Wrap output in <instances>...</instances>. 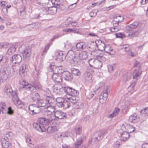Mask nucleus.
<instances>
[{
    "label": "nucleus",
    "mask_w": 148,
    "mask_h": 148,
    "mask_svg": "<svg viewBox=\"0 0 148 148\" xmlns=\"http://www.w3.org/2000/svg\"><path fill=\"white\" fill-rule=\"evenodd\" d=\"M55 117L53 115H47V117L45 118H39L37 119V122L33 123V127L39 132H44L46 130L45 125H48Z\"/></svg>",
    "instance_id": "1"
},
{
    "label": "nucleus",
    "mask_w": 148,
    "mask_h": 148,
    "mask_svg": "<svg viewBox=\"0 0 148 148\" xmlns=\"http://www.w3.org/2000/svg\"><path fill=\"white\" fill-rule=\"evenodd\" d=\"M55 117L53 115H47V117L45 118H39L37 119V122L33 123V127L39 132H44L46 130L45 125H48Z\"/></svg>",
    "instance_id": "2"
},
{
    "label": "nucleus",
    "mask_w": 148,
    "mask_h": 148,
    "mask_svg": "<svg viewBox=\"0 0 148 148\" xmlns=\"http://www.w3.org/2000/svg\"><path fill=\"white\" fill-rule=\"evenodd\" d=\"M50 68L53 73L52 76L53 80L56 83H61L62 81V73L63 72V70L62 69L61 67H57L51 64Z\"/></svg>",
    "instance_id": "3"
},
{
    "label": "nucleus",
    "mask_w": 148,
    "mask_h": 148,
    "mask_svg": "<svg viewBox=\"0 0 148 148\" xmlns=\"http://www.w3.org/2000/svg\"><path fill=\"white\" fill-rule=\"evenodd\" d=\"M106 134V130H101L95 132L92 138L89 140V142L91 144L97 143L103 138V135Z\"/></svg>",
    "instance_id": "4"
},
{
    "label": "nucleus",
    "mask_w": 148,
    "mask_h": 148,
    "mask_svg": "<svg viewBox=\"0 0 148 148\" xmlns=\"http://www.w3.org/2000/svg\"><path fill=\"white\" fill-rule=\"evenodd\" d=\"M120 18H121V16L119 15L116 18H114L113 20L112 23L113 26L110 29L111 32H117L120 29V28L118 26L119 23L122 22L123 18H122L121 19H119Z\"/></svg>",
    "instance_id": "5"
},
{
    "label": "nucleus",
    "mask_w": 148,
    "mask_h": 148,
    "mask_svg": "<svg viewBox=\"0 0 148 148\" xmlns=\"http://www.w3.org/2000/svg\"><path fill=\"white\" fill-rule=\"evenodd\" d=\"M52 99V98L47 96L45 98L39 99L36 102L38 106L39 107H44L46 106H48V105H50L51 103V101Z\"/></svg>",
    "instance_id": "6"
},
{
    "label": "nucleus",
    "mask_w": 148,
    "mask_h": 148,
    "mask_svg": "<svg viewBox=\"0 0 148 148\" xmlns=\"http://www.w3.org/2000/svg\"><path fill=\"white\" fill-rule=\"evenodd\" d=\"M4 90L7 95L9 97H17L16 91L12 90V87L10 85H6Z\"/></svg>",
    "instance_id": "7"
},
{
    "label": "nucleus",
    "mask_w": 148,
    "mask_h": 148,
    "mask_svg": "<svg viewBox=\"0 0 148 148\" xmlns=\"http://www.w3.org/2000/svg\"><path fill=\"white\" fill-rule=\"evenodd\" d=\"M37 104L36 105L32 104L30 105L29 106V113L32 115L39 113L40 110Z\"/></svg>",
    "instance_id": "8"
},
{
    "label": "nucleus",
    "mask_w": 148,
    "mask_h": 148,
    "mask_svg": "<svg viewBox=\"0 0 148 148\" xmlns=\"http://www.w3.org/2000/svg\"><path fill=\"white\" fill-rule=\"evenodd\" d=\"M108 92L107 88H105L99 96V101L100 103H103L106 102L108 97Z\"/></svg>",
    "instance_id": "9"
},
{
    "label": "nucleus",
    "mask_w": 148,
    "mask_h": 148,
    "mask_svg": "<svg viewBox=\"0 0 148 148\" xmlns=\"http://www.w3.org/2000/svg\"><path fill=\"white\" fill-rule=\"evenodd\" d=\"M65 92L67 95L72 96L76 97L79 94L78 91L72 88L66 87L65 89Z\"/></svg>",
    "instance_id": "10"
},
{
    "label": "nucleus",
    "mask_w": 148,
    "mask_h": 148,
    "mask_svg": "<svg viewBox=\"0 0 148 148\" xmlns=\"http://www.w3.org/2000/svg\"><path fill=\"white\" fill-rule=\"evenodd\" d=\"M142 72L140 69H135L134 71L133 75V78L135 80L131 83L130 86L133 87L135 86L137 80V78L140 76L141 73Z\"/></svg>",
    "instance_id": "11"
},
{
    "label": "nucleus",
    "mask_w": 148,
    "mask_h": 148,
    "mask_svg": "<svg viewBox=\"0 0 148 148\" xmlns=\"http://www.w3.org/2000/svg\"><path fill=\"white\" fill-rule=\"evenodd\" d=\"M32 47L29 46L25 49L22 52L23 57L26 59L27 60H28L29 59L31 53Z\"/></svg>",
    "instance_id": "12"
},
{
    "label": "nucleus",
    "mask_w": 148,
    "mask_h": 148,
    "mask_svg": "<svg viewBox=\"0 0 148 148\" xmlns=\"http://www.w3.org/2000/svg\"><path fill=\"white\" fill-rule=\"evenodd\" d=\"M20 84L21 85L20 88H22L27 90H30L33 86L30 84H29L27 82H26L24 80H21L20 81Z\"/></svg>",
    "instance_id": "13"
},
{
    "label": "nucleus",
    "mask_w": 148,
    "mask_h": 148,
    "mask_svg": "<svg viewBox=\"0 0 148 148\" xmlns=\"http://www.w3.org/2000/svg\"><path fill=\"white\" fill-rule=\"evenodd\" d=\"M75 56L74 51L73 49L69 51L67 55H66V60L68 62L72 64Z\"/></svg>",
    "instance_id": "14"
},
{
    "label": "nucleus",
    "mask_w": 148,
    "mask_h": 148,
    "mask_svg": "<svg viewBox=\"0 0 148 148\" xmlns=\"http://www.w3.org/2000/svg\"><path fill=\"white\" fill-rule=\"evenodd\" d=\"M43 10L46 12H47L49 14H54L56 12L57 9L54 6L50 7H45L43 8Z\"/></svg>",
    "instance_id": "15"
},
{
    "label": "nucleus",
    "mask_w": 148,
    "mask_h": 148,
    "mask_svg": "<svg viewBox=\"0 0 148 148\" xmlns=\"http://www.w3.org/2000/svg\"><path fill=\"white\" fill-rule=\"evenodd\" d=\"M22 60L21 56L18 54L14 55L10 59V61L14 64L18 63L20 62Z\"/></svg>",
    "instance_id": "16"
},
{
    "label": "nucleus",
    "mask_w": 148,
    "mask_h": 148,
    "mask_svg": "<svg viewBox=\"0 0 148 148\" xmlns=\"http://www.w3.org/2000/svg\"><path fill=\"white\" fill-rule=\"evenodd\" d=\"M84 62L80 59L79 56H76L74 57L72 64L75 65H82L84 64Z\"/></svg>",
    "instance_id": "17"
},
{
    "label": "nucleus",
    "mask_w": 148,
    "mask_h": 148,
    "mask_svg": "<svg viewBox=\"0 0 148 148\" xmlns=\"http://www.w3.org/2000/svg\"><path fill=\"white\" fill-rule=\"evenodd\" d=\"M56 56H57V60L60 62H62L66 58V55L64 52L60 51L57 52Z\"/></svg>",
    "instance_id": "18"
},
{
    "label": "nucleus",
    "mask_w": 148,
    "mask_h": 148,
    "mask_svg": "<svg viewBox=\"0 0 148 148\" xmlns=\"http://www.w3.org/2000/svg\"><path fill=\"white\" fill-rule=\"evenodd\" d=\"M27 66L23 64L21 66L19 70V74L22 77H24L27 75Z\"/></svg>",
    "instance_id": "19"
},
{
    "label": "nucleus",
    "mask_w": 148,
    "mask_h": 148,
    "mask_svg": "<svg viewBox=\"0 0 148 148\" xmlns=\"http://www.w3.org/2000/svg\"><path fill=\"white\" fill-rule=\"evenodd\" d=\"M66 87H63L62 86L60 85L56 84L53 87V90L54 92L58 93L60 91L64 92H65V89Z\"/></svg>",
    "instance_id": "20"
},
{
    "label": "nucleus",
    "mask_w": 148,
    "mask_h": 148,
    "mask_svg": "<svg viewBox=\"0 0 148 148\" xmlns=\"http://www.w3.org/2000/svg\"><path fill=\"white\" fill-rule=\"evenodd\" d=\"M62 75L63 76L64 79L66 80H70L73 78V76L68 71H64L62 73Z\"/></svg>",
    "instance_id": "21"
},
{
    "label": "nucleus",
    "mask_w": 148,
    "mask_h": 148,
    "mask_svg": "<svg viewBox=\"0 0 148 148\" xmlns=\"http://www.w3.org/2000/svg\"><path fill=\"white\" fill-rule=\"evenodd\" d=\"M55 117L58 119H62L66 117V114L61 111L57 110L54 113Z\"/></svg>",
    "instance_id": "22"
},
{
    "label": "nucleus",
    "mask_w": 148,
    "mask_h": 148,
    "mask_svg": "<svg viewBox=\"0 0 148 148\" xmlns=\"http://www.w3.org/2000/svg\"><path fill=\"white\" fill-rule=\"evenodd\" d=\"M139 23L138 22H135L132 24L126 27V29L128 31H130L136 29L138 26Z\"/></svg>",
    "instance_id": "23"
},
{
    "label": "nucleus",
    "mask_w": 148,
    "mask_h": 148,
    "mask_svg": "<svg viewBox=\"0 0 148 148\" xmlns=\"http://www.w3.org/2000/svg\"><path fill=\"white\" fill-rule=\"evenodd\" d=\"M104 50L106 52L109 53L110 55H113L115 54L114 51L108 45H106Z\"/></svg>",
    "instance_id": "24"
},
{
    "label": "nucleus",
    "mask_w": 148,
    "mask_h": 148,
    "mask_svg": "<svg viewBox=\"0 0 148 148\" xmlns=\"http://www.w3.org/2000/svg\"><path fill=\"white\" fill-rule=\"evenodd\" d=\"M58 130V128L56 126L52 125L48 127L47 129L48 134H51L56 132Z\"/></svg>",
    "instance_id": "25"
},
{
    "label": "nucleus",
    "mask_w": 148,
    "mask_h": 148,
    "mask_svg": "<svg viewBox=\"0 0 148 148\" xmlns=\"http://www.w3.org/2000/svg\"><path fill=\"white\" fill-rule=\"evenodd\" d=\"M62 1L61 0H51L53 4H54V7L57 8H60L62 6L61 2Z\"/></svg>",
    "instance_id": "26"
},
{
    "label": "nucleus",
    "mask_w": 148,
    "mask_h": 148,
    "mask_svg": "<svg viewBox=\"0 0 148 148\" xmlns=\"http://www.w3.org/2000/svg\"><path fill=\"white\" fill-rule=\"evenodd\" d=\"M121 137L122 138V139L123 141H126L129 138L130 134L128 132L124 131L121 134Z\"/></svg>",
    "instance_id": "27"
},
{
    "label": "nucleus",
    "mask_w": 148,
    "mask_h": 148,
    "mask_svg": "<svg viewBox=\"0 0 148 148\" xmlns=\"http://www.w3.org/2000/svg\"><path fill=\"white\" fill-rule=\"evenodd\" d=\"M14 103L18 108H23L24 106V103L19 100L14 101Z\"/></svg>",
    "instance_id": "28"
},
{
    "label": "nucleus",
    "mask_w": 148,
    "mask_h": 148,
    "mask_svg": "<svg viewBox=\"0 0 148 148\" xmlns=\"http://www.w3.org/2000/svg\"><path fill=\"white\" fill-rule=\"evenodd\" d=\"M93 67L95 69L100 68L102 66L101 62L98 59H96Z\"/></svg>",
    "instance_id": "29"
},
{
    "label": "nucleus",
    "mask_w": 148,
    "mask_h": 148,
    "mask_svg": "<svg viewBox=\"0 0 148 148\" xmlns=\"http://www.w3.org/2000/svg\"><path fill=\"white\" fill-rule=\"evenodd\" d=\"M72 106L75 109H79L82 108L83 107L84 105L80 102H76Z\"/></svg>",
    "instance_id": "30"
},
{
    "label": "nucleus",
    "mask_w": 148,
    "mask_h": 148,
    "mask_svg": "<svg viewBox=\"0 0 148 148\" xmlns=\"http://www.w3.org/2000/svg\"><path fill=\"white\" fill-rule=\"evenodd\" d=\"M65 100L62 97H58L56 99V106L59 108H60L62 105L63 104Z\"/></svg>",
    "instance_id": "31"
},
{
    "label": "nucleus",
    "mask_w": 148,
    "mask_h": 148,
    "mask_svg": "<svg viewBox=\"0 0 148 148\" xmlns=\"http://www.w3.org/2000/svg\"><path fill=\"white\" fill-rule=\"evenodd\" d=\"M77 50H82L85 49V45L82 42H79L77 44L76 46Z\"/></svg>",
    "instance_id": "32"
},
{
    "label": "nucleus",
    "mask_w": 148,
    "mask_h": 148,
    "mask_svg": "<svg viewBox=\"0 0 148 148\" xmlns=\"http://www.w3.org/2000/svg\"><path fill=\"white\" fill-rule=\"evenodd\" d=\"M5 72L6 74L10 76H12L14 74V69L12 68H8Z\"/></svg>",
    "instance_id": "33"
},
{
    "label": "nucleus",
    "mask_w": 148,
    "mask_h": 148,
    "mask_svg": "<svg viewBox=\"0 0 148 148\" xmlns=\"http://www.w3.org/2000/svg\"><path fill=\"white\" fill-rule=\"evenodd\" d=\"M71 105L68 100H65L60 108L66 109L69 108Z\"/></svg>",
    "instance_id": "34"
},
{
    "label": "nucleus",
    "mask_w": 148,
    "mask_h": 148,
    "mask_svg": "<svg viewBox=\"0 0 148 148\" xmlns=\"http://www.w3.org/2000/svg\"><path fill=\"white\" fill-rule=\"evenodd\" d=\"M129 31V32L128 36H130V37H133L137 36L139 34V32L138 31L132 30Z\"/></svg>",
    "instance_id": "35"
},
{
    "label": "nucleus",
    "mask_w": 148,
    "mask_h": 148,
    "mask_svg": "<svg viewBox=\"0 0 148 148\" xmlns=\"http://www.w3.org/2000/svg\"><path fill=\"white\" fill-rule=\"evenodd\" d=\"M83 142L82 138V137H79L77 139L75 143V146L76 148H78L81 145Z\"/></svg>",
    "instance_id": "36"
},
{
    "label": "nucleus",
    "mask_w": 148,
    "mask_h": 148,
    "mask_svg": "<svg viewBox=\"0 0 148 148\" xmlns=\"http://www.w3.org/2000/svg\"><path fill=\"white\" fill-rule=\"evenodd\" d=\"M39 94L35 92H32L31 95V99L33 100L34 101H35L37 100V101L39 98Z\"/></svg>",
    "instance_id": "37"
},
{
    "label": "nucleus",
    "mask_w": 148,
    "mask_h": 148,
    "mask_svg": "<svg viewBox=\"0 0 148 148\" xmlns=\"http://www.w3.org/2000/svg\"><path fill=\"white\" fill-rule=\"evenodd\" d=\"M79 56L80 59L83 61L86 60L88 57L87 52L86 51L82 52L79 54Z\"/></svg>",
    "instance_id": "38"
},
{
    "label": "nucleus",
    "mask_w": 148,
    "mask_h": 148,
    "mask_svg": "<svg viewBox=\"0 0 148 148\" xmlns=\"http://www.w3.org/2000/svg\"><path fill=\"white\" fill-rule=\"evenodd\" d=\"M92 75L89 73H87L85 75V79L89 83H91L92 82Z\"/></svg>",
    "instance_id": "39"
},
{
    "label": "nucleus",
    "mask_w": 148,
    "mask_h": 148,
    "mask_svg": "<svg viewBox=\"0 0 148 148\" xmlns=\"http://www.w3.org/2000/svg\"><path fill=\"white\" fill-rule=\"evenodd\" d=\"M76 97L73 96L68 98V101L70 103L71 106H73L77 102L76 100Z\"/></svg>",
    "instance_id": "40"
},
{
    "label": "nucleus",
    "mask_w": 148,
    "mask_h": 148,
    "mask_svg": "<svg viewBox=\"0 0 148 148\" xmlns=\"http://www.w3.org/2000/svg\"><path fill=\"white\" fill-rule=\"evenodd\" d=\"M72 74L75 76H79L81 74V72L78 69L73 68L71 70Z\"/></svg>",
    "instance_id": "41"
},
{
    "label": "nucleus",
    "mask_w": 148,
    "mask_h": 148,
    "mask_svg": "<svg viewBox=\"0 0 148 148\" xmlns=\"http://www.w3.org/2000/svg\"><path fill=\"white\" fill-rule=\"evenodd\" d=\"M141 115L143 116L146 117L148 116V107L145 108L141 110Z\"/></svg>",
    "instance_id": "42"
},
{
    "label": "nucleus",
    "mask_w": 148,
    "mask_h": 148,
    "mask_svg": "<svg viewBox=\"0 0 148 148\" xmlns=\"http://www.w3.org/2000/svg\"><path fill=\"white\" fill-rule=\"evenodd\" d=\"M120 109L118 108H115L114 111L110 114L109 117L111 118L116 116L119 112Z\"/></svg>",
    "instance_id": "43"
},
{
    "label": "nucleus",
    "mask_w": 148,
    "mask_h": 148,
    "mask_svg": "<svg viewBox=\"0 0 148 148\" xmlns=\"http://www.w3.org/2000/svg\"><path fill=\"white\" fill-rule=\"evenodd\" d=\"M53 125L56 126L58 128V126L60 124V121L59 119H56L55 117L51 122Z\"/></svg>",
    "instance_id": "44"
},
{
    "label": "nucleus",
    "mask_w": 148,
    "mask_h": 148,
    "mask_svg": "<svg viewBox=\"0 0 148 148\" xmlns=\"http://www.w3.org/2000/svg\"><path fill=\"white\" fill-rule=\"evenodd\" d=\"M137 118V115L136 114H134L130 116L129 121L130 122L134 123Z\"/></svg>",
    "instance_id": "45"
},
{
    "label": "nucleus",
    "mask_w": 148,
    "mask_h": 148,
    "mask_svg": "<svg viewBox=\"0 0 148 148\" xmlns=\"http://www.w3.org/2000/svg\"><path fill=\"white\" fill-rule=\"evenodd\" d=\"M49 48V46L47 45L45 46L42 49L41 55L42 56H44L47 53Z\"/></svg>",
    "instance_id": "46"
},
{
    "label": "nucleus",
    "mask_w": 148,
    "mask_h": 148,
    "mask_svg": "<svg viewBox=\"0 0 148 148\" xmlns=\"http://www.w3.org/2000/svg\"><path fill=\"white\" fill-rule=\"evenodd\" d=\"M95 93V92H93L92 91H89L87 92L86 93V95L88 99H90L93 96Z\"/></svg>",
    "instance_id": "47"
},
{
    "label": "nucleus",
    "mask_w": 148,
    "mask_h": 148,
    "mask_svg": "<svg viewBox=\"0 0 148 148\" xmlns=\"http://www.w3.org/2000/svg\"><path fill=\"white\" fill-rule=\"evenodd\" d=\"M106 45L103 42L101 41V43L98 46L99 50L101 51H103L104 50Z\"/></svg>",
    "instance_id": "48"
},
{
    "label": "nucleus",
    "mask_w": 148,
    "mask_h": 148,
    "mask_svg": "<svg viewBox=\"0 0 148 148\" xmlns=\"http://www.w3.org/2000/svg\"><path fill=\"white\" fill-rule=\"evenodd\" d=\"M35 25L34 24H30L27 25L24 28L27 29L28 30L30 31L33 29Z\"/></svg>",
    "instance_id": "49"
},
{
    "label": "nucleus",
    "mask_w": 148,
    "mask_h": 148,
    "mask_svg": "<svg viewBox=\"0 0 148 148\" xmlns=\"http://www.w3.org/2000/svg\"><path fill=\"white\" fill-rule=\"evenodd\" d=\"M5 139V138H4V139L2 141V145L5 148H7L9 146V144L8 142L4 140Z\"/></svg>",
    "instance_id": "50"
},
{
    "label": "nucleus",
    "mask_w": 148,
    "mask_h": 148,
    "mask_svg": "<svg viewBox=\"0 0 148 148\" xmlns=\"http://www.w3.org/2000/svg\"><path fill=\"white\" fill-rule=\"evenodd\" d=\"M108 71L111 72H113L114 69H115L116 68V67L114 65H108Z\"/></svg>",
    "instance_id": "51"
},
{
    "label": "nucleus",
    "mask_w": 148,
    "mask_h": 148,
    "mask_svg": "<svg viewBox=\"0 0 148 148\" xmlns=\"http://www.w3.org/2000/svg\"><path fill=\"white\" fill-rule=\"evenodd\" d=\"M5 137L7 138H11L12 136V134L11 132H7L4 134Z\"/></svg>",
    "instance_id": "52"
},
{
    "label": "nucleus",
    "mask_w": 148,
    "mask_h": 148,
    "mask_svg": "<svg viewBox=\"0 0 148 148\" xmlns=\"http://www.w3.org/2000/svg\"><path fill=\"white\" fill-rule=\"evenodd\" d=\"M0 107L1 109L6 110V106L4 102L1 101L0 102Z\"/></svg>",
    "instance_id": "53"
},
{
    "label": "nucleus",
    "mask_w": 148,
    "mask_h": 148,
    "mask_svg": "<svg viewBox=\"0 0 148 148\" xmlns=\"http://www.w3.org/2000/svg\"><path fill=\"white\" fill-rule=\"evenodd\" d=\"M75 130L76 134H80L82 133V128L80 127H76Z\"/></svg>",
    "instance_id": "54"
},
{
    "label": "nucleus",
    "mask_w": 148,
    "mask_h": 148,
    "mask_svg": "<svg viewBox=\"0 0 148 148\" xmlns=\"http://www.w3.org/2000/svg\"><path fill=\"white\" fill-rule=\"evenodd\" d=\"M47 107H48L47 109L49 110H53V112L55 111V110L56 109V107L55 106H52L51 105V103L50 105H48L47 106Z\"/></svg>",
    "instance_id": "55"
},
{
    "label": "nucleus",
    "mask_w": 148,
    "mask_h": 148,
    "mask_svg": "<svg viewBox=\"0 0 148 148\" xmlns=\"http://www.w3.org/2000/svg\"><path fill=\"white\" fill-rule=\"evenodd\" d=\"M95 60L94 59H91L88 60V63L90 66L93 67Z\"/></svg>",
    "instance_id": "56"
},
{
    "label": "nucleus",
    "mask_w": 148,
    "mask_h": 148,
    "mask_svg": "<svg viewBox=\"0 0 148 148\" xmlns=\"http://www.w3.org/2000/svg\"><path fill=\"white\" fill-rule=\"evenodd\" d=\"M15 51V49L14 48H10L7 51V54L9 55H11L13 52H14Z\"/></svg>",
    "instance_id": "57"
},
{
    "label": "nucleus",
    "mask_w": 148,
    "mask_h": 148,
    "mask_svg": "<svg viewBox=\"0 0 148 148\" xmlns=\"http://www.w3.org/2000/svg\"><path fill=\"white\" fill-rule=\"evenodd\" d=\"M135 130V128L132 125H129L128 130V133H131L134 132Z\"/></svg>",
    "instance_id": "58"
},
{
    "label": "nucleus",
    "mask_w": 148,
    "mask_h": 148,
    "mask_svg": "<svg viewBox=\"0 0 148 148\" xmlns=\"http://www.w3.org/2000/svg\"><path fill=\"white\" fill-rule=\"evenodd\" d=\"M7 113L9 115H12L14 113V111L12 109L11 107H9L8 108V111L7 112Z\"/></svg>",
    "instance_id": "59"
},
{
    "label": "nucleus",
    "mask_w": 148,
    "mask_h": 148,
    "mask_svg": "<svg viewBox=\"0 0 148 148\" xmlns=\"http://www.w3.org/2000/svg\"><path fill=\"white\" fill-rule=\"evenodd\" d=\"M62 35L60 34H58L55 35L53 38L51 39V41H53L54 39L58 38L59 37H61Z\"/></svg>",
    "instance_id": "60"
},
{
    "label": "nucleus",
    "mask_w": 148,
    "mask_h": 148,
    "mask_svg": "<svg viewBox=\"0 0 148 148\" xmlns=\"http://www.w3.org/2000/svg\"><path fill=\"white\" fill-rule=\"evenodd\" d=\"M3 2H4V3L5 2L4 1H1V2H0V4L1 5V7L2 10H3V9L6 10V11L7 12V10H8L7 8H4L5 7V3H2Z\"/></svg>",
    "instance_id": "61"
},
{
    "label": "nucleus",
    "mask_w": 148,
    "mask_h": 148,
    "mask_svg": "<svg viewBox=\"0 0 148 148\" xmlns=\"http://www.w3.org/2000/svg\"><path fill=\"white\" fill-rule=\"evenodd\" d=\"M134 66L135 67H138L140 69V64L138 61H136L134 63Z\"/></svg>",
    "instance_id": "62"
},
{
    "label": "nucleus",
    "mask_w": 148,
    "mask_h": 148,
    "mask_svg": "<svg viewBox=\"0 0 148 148\" xmlns=\"http://www.w3.org/2000/svg\"><path fill=\"white\" fill-rule=\"evenodd\" d=\"M46 114L47 115H52V114L53 113V110H49L48 109L45 111Z\"/></svg>",
    "instance_id": "63"
},
{
    "label": "nucleus",
    "mask_w": 148,
    "mask_h": 148,
    "mask_svg": "<svg viewBox=\"0 0 148 148\" xmlns=\"http://www.w3.org/2000/svg\"><path fill=\"white\" fill-rule=\"evenodd\" d=\"M120 144V143L118 141H117L114 143V146L115 148H117L119 147Z\"/></svg>",
    "instance_id": "64"
}]
</instances>
